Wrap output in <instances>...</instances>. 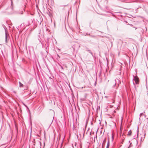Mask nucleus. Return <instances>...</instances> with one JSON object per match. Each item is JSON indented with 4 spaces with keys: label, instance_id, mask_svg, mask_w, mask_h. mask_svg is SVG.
<instances>
[{
    "label": "nucleus",
    "instance_id": "1",
    "mask_svg": "<svg viewBox=\"0 0 148 148\" xmlns=\"http://www.w3.org/2000/svg\"><path fill=\"white\" fill-rule=\"evenodd\" d=\"M134 81L136 84H138L139 82V79L137 76H135L134 77Z\"/></svg>",
    "mask_w": 148,
    "mask_h": 148
},
{
    "label": "nucleus",
    "instance_id": "2",
    "mask_svg": "<svg viewBox=\"0 0 148 148\" xmlns=\"http://www.w3.org/2000/svg\"><path fill=\"white\" fill-rule=\"evenodd\" d=\"M19 84H20V87H22L23 86V85L20 82H19Z\"/></svg>",
    "mask_w": 148,
    "mask_h": 148
},
{
    "label": "nucleus",
    "instance_id": "3",
    "mask_svg": "<svg viewBox=\"0 0 148 148\" xmlns=\"http://www.w3.org/2000/svg\"><path fill=\"white\" fill-rule=\"evenodd\" d=\"M131 134H132L131 131H129L128 133V134L130 136L131 135Z\"/></svg>",
    "mask_w": 148,
    "mask_h": 148
},
{
    "label": "nucleus",
    "instance_id": "4",
    "mask_svg": "<svg viewBox=\"0 0 148 148\" xmlns=\"http://www.w3.org/2000/svg\"><path fill=\"white\" fill-rule=\"evenodd\" d=\"M109 146V143L108 142V144L107 145L106 148H108Z\"/></svg>",
    "mask_w": 148,
    "mask_h": 148
},
{
    "label": "nucleus",
    "instance_id": "5",
    "mask_svg": "<svg viewBox=\"0 0 148 148\" xmlns=\"http://www.w3.org/2000/svg\"><path fill=\"white\" fill-rule=\"evenodd\" d=\"M7 36L6 35V36H5V39H6V41H7Z\"/></svg>",
    "mask_w": 148,
    "mask_h": 148
},
{
    "label": "nucleus",
    "instance_id": "6",
    "mask_svg": "<svg viewBox=\"0 0 148 148\" xmlns=\"http://www.w3.org/2000/svg\"><path fill=\"white\" fill-rule=\"evenodd\" d=\"M131 145H132V143H130V146H129V147H128V148H129V147L130 146H131Z\"/></svg>",
    "mask_w": 148,
    "mask_h": 148
}]
</instances>
